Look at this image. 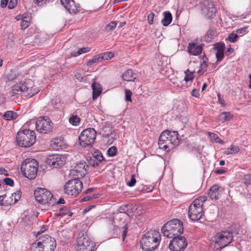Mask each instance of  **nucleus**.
I'll return each mask as SVG.
<instances>
[{
    "instance_id": "obj_1",
    "label": "nucleus",
    "mask_w": 251,
    "mask_h": 251,
    "mask_svg": "<svg viewBox=\"0 0 251 251\" xmlns=\"http://www.w3.org/2000/svg\"><path fill=\"white\" fill-rule=\"evenodd\" d=\"M179 142L177 131L165 130L159 138L158 145L160 149L168 152L175 146L178 145Z\"/></svg>"
},
{
    "instance_id": "obj_2",
    "label": "nucleus",
    "mask_w": 251,
    "mask_h": 251,
    "mask_svg": "<svg viewBox=\"0 0 251 251\" xmlns=\"http://www.w3.org/2000/svg\"><path fill=\"white\" fill-rule=\"evenodd\" d=\"M160 238V234L158 231L150 230L147 232L141 241L142 249L145 251L155 250L159 245Z\"/></svg>"
},
{
    "instance_id": "obj_3",
    "label": "nucleus",
    "mask_w": 251,
    "mask_h": 251,
    "mask_svg": "<svg viewBox=\"0 0 251 251\" xmlns=\"http://www.w3.org/2000/svg\"><path fill=\"white\" fill-rule=\"evenodd\" d=\"M161 232L164 236L169 238L179 236L183 232V224L178 219H173L163 226Z\"/></svg>"
},
{
    "instance_id": "obj_4",
    "label": "nucleus",
    "mask_w": 251,
    "mask_h": 251,
    "mask_svg": "<svg viewBox=\"0 0 251 251\" xmlns=\"http://www.w3.org/2000/svg\"><path fill=\"white\" fill-rule=\"evenodd\" d=\"M38 90L34 88V83L30 79L21 81L15 84L12 89V95H23L25 96L32 97L37 94Z\"/></svg>"
},
{
    "instance_id": "obj_5",
    "label": "nucleus",
    "mask_w": 251,
    "mask_h": 251,
    "mask_svg": "<svg viewBox=\"0 0 251 251\" xmlns=\"http://www.w3.org/2000/svg\"><path fill=\"white\" fill-rule=\"evenodd\" d=\"M205 196H201L196 199L189 206L188 216L193 221H197L200 220L203 214V204L206 201Z\"/></svg>"
},
{
    "instance_id": "obj_6",
    "label": "nucleus",
    "mask_w": 251,
    "mask_h": 251,
    "mask_svg": "<svg viewBox=\"0 0 251 251\" xmlns=\"http://www.w3.org/2000/svg\"><path fill=\"white\" fill-rule=\"evenodd\" d=\"M18 144L22 147L28 148L32 146L36 141L35 132L29 129L20 130L16 136Z\"/></svg>"
},
{
    "instance_id": "obj_7",
    "label": "nucleus",
    "mask_w": 251,
    "mask_h": 251,
    "mask_svg": "<svg viewBox=\"0 0 251 251\" xmlns=\"http://www.w3.org/2000/svg\"><path fill=\"white\" fill-rule=\"evenodd\" d=\"M21 170L25 177L29 179H34L37 176L38 163L34 159L26 158L22 163Z\"/></svg>"
},
{
    "instance_id": "obj_8",
    "label": "nucleus",
    "mask_w": 251,
    "mask_h": 251,
    "mask_svg": "<svg viewBox=\"0 0 251 251\" xmlns=\"http://www.w3.org/2000/svg\"><path fill=\"white\" fill-rule=\"evenodd\" d=\"M56 247L55 239L49 235H46L39 238L37 243L32 245L33 251H54Z\"/></svg>"
},
{
    "instance_id": "obj_9",
    "label": "nucleus",
    "mask_w": 251,
    "mask_h": 251,
    "mask_svg": "<svg viewBox=\"0 0 251 251\" xmlns=\"http://www.w3.org/2000/svg\"><path fill=\"white\" fill-rule=\"evenodd\" d=\"M34 196L36 200L43 205L52 206L56 202V200L53 195L44 188H38L34 191Z\"/></svg>"
},
{
    "instance_id": "obj_10",
    "label": "nucleus",
    "mask_w": 251,
    "mask_h": 251,
    "mask_svg": "<svg viewBox=\"0 0 251 251\" xmlns=\"http://www.w3.org/2000/svg\"><path fill=\"white\" fill-rule=\"evenodd\" d=\"M215 248L222 249L229 245L233 240L232 233L229 231H222L217 233L215 237Z\"/></svg>"
},
{
    "instance_id": "obj_11",
    "label": "nucleus",
    "mask_w": 251,
    "mask_h": 251,
    "mask_svg": "<svg viewBox=\"0 0 251 251\" xmlns=\"http://www.w3.org/2000/svg\"><path fill=\"white\" fill-rule=\"evenodd\" d=\"M82 182L79 178H74L66 183L64 193L68 195L76 196L82 191Z\"/></svg>"
},
{
    "instance_id": "obj_12",
    "label": "nucleus",
    "mask_w": 251,
    "mask_h": 251,
    "mask_svg": "<svg viewBox=\"0 0 251 251\" xmlns=\"http://www.w3.org/2000/svg\"><path fill=\"white\" fill-rule=\"evenodd\" d=\"M96 131L92 128L84 129L79 136L80 145L84 148L92 145L96 138Z\"/></svg>"
},
{
    "instance_id": "obj_13",
    "label": "nucleus",
    "mask_w": 251,
    "mask_h": 251,
    "mask_svg": "<svg viewBox=\"0 0 251 251\" xmlns=\"http://www.w3.org/2000/svg\"><path fill=\"white\" fill-rule=\"evenodd\" d=\"M35 126L38 132L44 134L50 133L53 127L50 119L47 116L39 117L35 122Z\"/></svg>"
},
{
    "instance_id": "obj_14",
    "label": "nucleus",
    "mask_w": 251,
    "mask_h": 251,
    "mask_svg": "<svg viewBox=\"0 0 251 251\" xmlns=\"http://www.w3.org/2000/svg\"><path fill=\"white\" fill-rule=\"evenodd\" d=\"M84 161L78 162L73 170L70 172V175L73 178H81L84 177L88 172L89 165H86Z\"/></svg>"
},
{
    "instance_id": "obj_15",
    "label": "nucleus",
    "mask_w": 251,
    "mask_h": 251,
    "mask_svg": "<svg viewBox=\"0 0 251 251\" xmlns=\"http://www.w3.org/2000/svg\"><path fill=\"white\" fill-rule=\"evenodd\" d=\"M75 248L76 251H93V243L84 235L79 236Z\"/></svg>"
},
{
    "instance_id": "obj_16",
    "label": "nucleus",
    "mask_w": 251,
    "mask_h": 251,
    "mask_svg": "<svg viewBox=\"0 0 251 251\" xmlns=\"http://www.w3.org/2000/svg\"><path fill=\"white\" fill-rule=\"evenodd\" d=\"M170 242L169 247L171 251H183L187 245L186 238L183 236H175Z\"/></svg>"
},
{
    "instance_id": "obj_17",
    "label": "nucleus",
    "mask_w": 251,
    "mask_h": 251,
    "mask_svg": "<svg viewBox=\"0 0 251 251\" xmlns=\"http://www.w3.org/2000/svg\"><path fill=\"white\" fill-rule=\"evenodd\" d=\"M46 163L49 166L54 168H59L65 164V158L61 155L51 154L47 157Z\"/></svg>"
},
{
    "instance_id": "obj_18",
    "label": "nucleus",
    "mask_w": 251,
    "mask_h": 251,
    "mask_svg": "<svg viewBox=\"0 0 251 251\" xmlns=\"http://www.w3.org/2000/svg\"><path fill=\"white\" fill-rule=\"evenodd\" d=\"M201 10L203 15L207 18H212L216 13L214 3L211 1H204L201 6Z\"/></svg>"
},
{
    "instance_id": "obj_19",
    "label": "nucleus",
    "mask_w": 251,
    "mask_h": 251,
    "mask_svg": "<svg viewBox=\"0 0 251 251\" xmlns=\"http://www.w3.org/2000/svg\"><path fill=\"white\" fill-rule=\"evenodd\" d=\"M224 191L225 189L223 187L215 184L210 188L208 195L212 200H217L221 198Z\"/></svg>"
},
{
    "instance_id": "obj_20",
    "label": "nucleus",
    "mask_w": 251,
    "mask_h": 251,
    "mask_svg": "<svg viewBox=\"0 0 251 251\" xmlns=\"http://www.w3.org/2000/svg\"><path fill=\"white\" fill-rule=\"evenodd\" d=\"M61 4L71 14H75L79 9L73 0H60Z\"/></svg>"
},
{
    "instance_id": "obj_21",
    "label": "nucleus",
    "mask_w": 251,
    "mask_h": 251,
    "mask_svg": "<svg viewBox=\"0 0 251 251\" xmlns=\"http://www.w3.org/2000/svg\"><path fill=\"white\" fill-rule=\"evenodd\" d=\"M187 72H189V69H187V71L185 72V76L182 80L181 86L177 85L178 87H180L182 89H185L188 87L189 85H190L192 83V81L193 79V76L192 75V73H195L196 71L195 70L191 72L190 74H188Z\"/></svg>"
},
{
    "instance_id": "obj_22",
    "label": "nucleus",
    "mask_w": 251,
    "mask_h": 251,
    "mask_svg": "<svg viewBox=\"0 0 251 251\" xmlns=\"http://www.w3.org/2000/svg\"><path fill=\"white\" fill-rule=\"evenodd\" d=\"M225 45L223 43H219L216 45L214 49L216 50V56L217 61H221L224 57V49Z\"/></svg>"
},
{
    "instance_id": "obj_23",
    "label": "nucleus",
    "mask_w": 251,
    "mask_h": 251,
    "mask_svg": "<svg viewBox=\"0 0 251 251\" xmlns=\"http://www.w3.org/2000/svg\"><path fill=\"white\" fill-rule=\"evenodd\" d=\"M202 47L201 45L196 43H190L188 48V50L190 54L194 55H198L202 52Z\"/></svg>"
},
{
    "instance_id": "obj_24",
    "label": "nucleus",
    "mask_w": 251,
    "mask_h": 251,
    "mask_svg": "<svg viewBox=\"0 0 251 251\" xmlns=\"http://www.w3.org/2000/svg\"><path fill=\"white\" fill-rule=\"evenodd\" d=\"M51 148L55 151L62 150L65 143L61 138H56L52 140L50 143Z\"/></svg>"
},
{
    "instance_id": "obj_25",
    "label": "nucleus",
    "mask_w": 251,
    "mask_h": 251,
    "mask_svg": "<svg viewBox=\"0 0 251 251\" xmlns=\"http://www.w3.org/2000/svg\"><path fill=\"white\" fill-rule=\"evenodd\" d=\"M113 130L109 124L102 123L100 126L99 133L103 136L107 137L112 133Z\"/></svg>"
},
{
    "instance_id": "obj_26",
    "label": "nucleus",
    "mask_w": 251,
    "mask_h": 251,
    "mask_svg": "<svg viewBox=\"0 0 251 251\" xmlns=\"http://www.w3.org/2000/svg\"><path fill=\"white\" fill-rule=\"evenodd\" d=\"M122 78L123 80L126 81H133L136 79L133 71L131 69H128L124 72L122 75Z\"/></svg>"
},
{
    "instance_id": "obj_27",
    "label": "nucleus",
    "mask_w": 251,
    "mask_h": 251,
    "mask_svg": "<svg viewBox=\"0 0 251 251\" xmlns=\"http://www.w3.org/2000/svg\"><path fill=\"white\" fill-rule=\"evenodd\" d=\"M92 88L93 89L92 98L93 100H95L100 95L102 90L100 85L96 82L92 84Z\"/></svg>"
},
{
    "instance_id": "obj_28",
    "label": "nucleus",
    "mask_w": 251,
    "mask_h": 251,
    "mask_svg": "<svg viewBox=\"0 0 251 251\" xmlns=\"http://www.w3.org/2000/svg\"><path fill=\"white\" fill-rule=\"evenodd\" d=\"M164 18L161 21V23L165 26H168L172 21V15L170 12H165L163 13Z\"/></svg>"
},
{
    "instance_id": "obj_29",
    "label": "nucleus",
    "mask_w": 251,
    "mask_h": 251,
    "mask_svg": "<svg viewBox=\"0 0 251 251\" xmlns=\"http://www.w3.org/2000/svg\"><path fill=\"white\" fill-rule=\"evenodd\" d=\"M240 149L238 146L231 145L229 148L226 149L224 151V154L226 155L234 154L238 153Z\"/></svg>"
},
{
    "instance_id": "obj_30",
    "label": "nucleus",
    "mask_w": 251,
    "mask_h": 251,
    "mask_svg": "<svg viewBox=\"0 0 251 251\" xmlns=\"http://www.w3.org/2000/svg\"><path fill=\"white\" fill-rule=\"evenodd\" d=\"M21 198V194L20 192L13 193L11 196V200H6L5 203L7 204H11L12 203H15L17 202Z\"/></svg>"
},
{
    "instance_id": "obj_31",
    "label": "nucleus",
    "mask_w": 251,
    "mask_h": 251,
    "mask_svg": "<svg viewBox=\"0 0 251 251\" xmlns=\"http://www.w3.org/2000/svg\"><path fill=\"white\" fill-rule=\"evenodd\" d=\"M232 117V115L229 112H223L219 115L218 120L223 123L229 121Z\"/></svg>"
},
{
    "instance_id": "obj_32",
    "label": "nucleus",
    "mask_w": 251,
    "mask_h": 251,
    "mask_svg": "<svg viewBox=\"0 0 251 251\" xmlns=\"http://www.w3.org/2000/svg\"><path fill=\"white\" fill-rule=\"evenodd\" d=\"M18 114L13 111H7L3 115V117L6 120H12L16 119Z\"/></svg>"
},
{
    "instance_id": "obj_33",
    "label": "nucleus",
    "mask_w": 251,
    "mask_h": 251,
    "mask_svg": "<svg viewBox=\"0 0 251 251\" xmlns=\"http://www.w3.org/2000/svg\"><path fill=\"white\" fill-rule=\"evenodd\" d=\"M99 55L101 61L102 60H108L114 57V53L111 51H106L100 53Z\"/></svg>"
},
{
    "instance_id": "obj_34",
    "label": "nucleus",
    "mask_w": 251,
    "mask_h": 251,
    "mask_svg": "<svg viewBox=\"0 0 251 251\" xmlns=\"http://www.w3.org/2000/svg\"><path fill=\"white\" fill-rule=\"evenodd\" d=\"M80 121V118L76 115H72L69 118V122L74 126H78Z\"/></svg>"
},
{
    "instance_id": "obj_35",
    "label": "nucleus",
    "mask_w": 251,
    "mask_h": 251,
    "mask_svg": "<svg viewBox=\"0 0 251 251\" xmlns=\"http://www.w3.org/2000/svg\"><path fill=\"white\" fill-rule=\"evenodd\" d=\"M92 158L95 159L98 162H101L104 160L103 156L101 152L98 150H96L93 153Z\"/></svg>"
},
{
    "instance_id": "obj_36",
    "label": "nucleus",
    "mask_w": 251,
    "mask_h": 251,
    "mask_svg": "<svg viewBox=\"0 0 251 251\" xmlns=\"http://www.w3.org/2000/svg\"><path fill=\"white\" fill-rule=\"evenodd\" d=\"M90 50L89 48H82L78 50L77 51H73L71 53V55L74 57L77 56L82 53L88 52Z\"/></svg>"
},
{
    "instance_id": "obj_37",
    "label": "nucleus",
    "mask_w": 251,
    "mask_h": 251,
    "mask_svg": "<svg viewBox=\"0 0 251 251\" xmlns=\"http://www.w3.org/2000/svg\"><path fill=\"white\" fill-rule=\"evenodd\" d=\"M207 69V64L205 61H203L202 63L200 65V69L197 71V73L200 75H202L205 72Z\"/></svg>"
},
{
    "instance_id": "obj_38",
    "label": "nucleus",
    "mask_w": 251,
    "mask_h": 251,
    "mask_svg": "<svg viewBox=\"0 0 251 251\" xmlns=\"http://www.w3.org/2000/svg\"><path fill=\"white\" fill-rule=\"evenodd\" d=\"M238 39V35L237 33H235L233 32L230 33L228 36L226 38V40H228L230 42L235 43Z\"/></svg>"
},
{
    "instance_id": "obj_39",
    "label": "nucleus",
    "mask_w": 251,
    "mask_h": 251,
    "mask_svg": "<svg viewBox=\"0 0 251 251\" xmlns=\"http://www.w3.org/2000/svg\"><path fill=\"white\" fill-rule=\"evenodd\" d=\"M117 152L116 147L113 146L110 147L107 151L108 155L110 157L115 156Z\"/></svg>"
},
{
    "instance_id": "obj_40",
    "label": "nucleus",
    "mask_w": 251,
    "mask_h": 251,
    "mask_svg": "<svg viewBox=\"0 0 251 251\" xmlns=\"http://www.w3.org/2000/svg\"><path fill=\"white\" fill-rule=\"evenodd\" d=\"M100 58L99 55H97L95 56L92 59L87 61V65H91L92 64L95 63L97 62H100Z\"/></svg>"
},
{
    "instance_id": "obj_41",
    "label": "nucleus",
    "mask_w": 251,
    "mask_h": 251,
    "mask_svg": "<svg viewBox=\"0 0 251 251\" xmlns=\"http://www.w3.org/2000/svg\"><path fill=\"white\" fill-rule=\"evenodd\" d=\"M117 25V23L115 22H112L110 23L105 27V31L106 32H109L111 30H113Z\"/></svg>"
},
{
    "instance_id": "obj_42",
    "label": "nucleus",
    "mask_w": 251,
    "mask_h": 251,
    "mask_svg": "<svg viewBox=\"0 0 251 251\" xmlns=\"http://www.w3.org/2000/svg\"><path fill=\"white\" fill-rule=\"evenodd\" d=\"M132 93L129 90L126 89L125 90V100L126 101L131 102V96Z\"/></svg>"
},
{
    "instance_id": "obj_43",
    "label": "nucleus",
    "mask_w": 251,
    "mask_h": 251,
    "mask_svg": "<svg viewBox=\"0 0 251 251\" xmlns=\"http://www.w3.org/2000/svg\"><path fill=\"white\" fill-rule=\"evenodd\" d=\"M87 161L89 165L94 167L98 166L100 162H98L95 159L92 157H90L89 159H87Z\"/></svg>"
},
{
    "instance_id": "obj_44",
    "label": "nucleus",
    "mask_w": 251,
    "mask_h": 251,
    "mask_svg": "<svg viewBox=\"0 0 251 251\" xmlns=\"http://www.w3.org/2000/svg\"><path fill=\"white\" fill-rule=\"evenodd\" d=\"M25 19L26 17L23 18V20L21 23V28L24 29L27 28L29 26V22L27 21V20H25Z\"/></svg>"
},
{
    "instance_id": "obj_45",
    "label": "nucleus",
    "mask_w": 251,
    "mask_h": 251,
    "mask_svg": "<svg viewBox=\"0 0 251 251\" xmlns=\"http://www.w3.org/2000/svg\"><path fill=\"white\" fill-rule=\"evenodd\" d=\"M107 137H108L109 138L108 143L110 144L112 143L114 141L116 140V134L113 131H112V133H110V135Z\"/></svg>"
},
{
    "instance_id": "obj_46",
    "label": "nucleus",
    "mask_w": 251,
    "mask_h": 251,
    "mask_svg": "<svg viewBox=\"0 0 251 251\" xmlns=\"http://www.w3.org/2000/svg\"><path fill=\"white\" fill-rule=\"evenodd\" d=\"M136 179L134 175L131 176L130 180L127 182V185L129 187H133L136 183Z\"/></svg>"
},
{
    "instance_id": "obj_47",
    "label": "nucleus",
    "mask_w": 251,
    "mask_h": 251,
    "mask_svg": "<svg viewBox=\"0 0 251 251\" xmlns=\"http://www.w3.org/2000/svg\"><path fill=\"white\" fill-rule=\"evenodd\" d=\"M3 181L7 185L12 186L14 185L13 180L11 178L8 177H6L3 179Z\"/></svg>"
},
{
    "instance_id": "obj_48",
    "label": "nucleus",
    "mask_w": 251,
    "mask_h": 251,
    "mask_svg": "<svg viewBox=\"0 0 251 251\" xmlns=\"http://www.w3.org/2000/svg\"><path fill=\"white\" fill-rule=\"evenodd\" d=\"M248 28V26H245L244 27L236 29L235 31L237 34H244L247 32Z\"/></svg>"
},
{
    "instance_id": "obj_49",
    "label": "nucleus",
    "mask_w": 251,
    "mask_h": 251,
    "mask_svg": "<svg viewBox=\"0 0 251 251\" xmlns=\"http://www.w3.org/2000/svg\"><path fill=\"white\" fill-rule=\"evenodd\" d=\"M34 3L38 6H43L46 4L49 0H34Z\"/></svg>"
},
{
    "instance_id": "obj_50",
    "label": "nucleus",
    "mask_w": 251,
    "mask_h": 251,
    "mask_svg": "<svg viewBox=\"0 0 251 251\" xmlns=\"http://www.w3.org/2000/svg\"><path fill=\"white\" fill-rule=\"evenodd\" d=\"M245 183L247 184L251 183V174L246 175L244 176Z\"/></svg>"
},
{
    "instance_id": "obj_51",
    "label": "nucleus",
    "mask_w": 251,
    "mask_h": 251,
    "mask_svg": "<svg viewBox=\"0 0 251 251\" xmlns=\"http://www.w3.org/2000/svg\"><path fill=\"white\" fill-rule=\"evenodd\" d=\"M17 5V0H10L8 8L9 9H13Z\"/></svg>"
},
{
    "instance_id": "obj_52",
    "label": "nucleus",
    "mask_w": 251,
    "mask_h": 251,
    "mask_svg": "<svg viewBox=\"0 0 251 251\" xmlns=\"http://www.w3.org/2000/svg\"><path fill=\"white\" fill-rule=\"evenodd\" d=\"M218 98L219 102L222 105V106H225V100L223 97H221L220 94H218Z\"/></svg>"
},
{
    "instance_id": "obj_53",
    "label": "nucleus",
    "mask_w": 251,
    "mask_h": 251,
    "mask_svg": "<svg viewBox=\"0 0 251 251\" xmlns=\"http://www.w3.org/2000/svg\"><path fill=\"white\" fill-rule=\"evenodd\" d=\"M154 14L153 13H150L148 17V21L149 24H152L153 22Z\"/></svg>"
},
{
    "instance_id": "obj_54",
    "label": "nucleus",
    "mask_w": 251,
    "mask_h": 251,
    "mask_svg": "<svg viewBox=\"0 0 251 251\" xmlns=\"http://www.w3.org/2000/svg\"><path fill=\"white\" fill-rule=\"evenodd\" d=\"M191 94L193 96L198 98L199 96V90L198 89H194L191 92Z\"/></svg>"
},
{
    "instance_id": "obj_55",
    "label": "nucleus",
    "mask_w": 251,
    "mask_h": 251,
    "mask_svg": "<svg viewBox=\"0 0 251 251\" xmlns=\"http://www.w3.org/2000/svg\"><path fill=\"white\" fill-rule=\"evenodd\" d=\"M49 104L51 105L54 108H57V105L58 104V100L57 99H55L52 100L50 102Z\"/></svg>"
},
{
    "instance_id": "obj_56",
    "label": "nucleus",
    "mask_w": 251,
    "mask_h": 251,
    "mask_svg": "<svg viewBox=\"0 0 251 251\" xmlns=\"http://www.w3.org/2000/svg\"><path fill=\"white\" fill-rule=\"evenodd\" d=\"M127 210V205H123L120 207L119 211L120 213H125Z\"/></svg>"
},
{
    "instance_id": "obj_57",
    "label": "nucleus",
    "mask_w": 251,
    "mask_h": 251,
    "mask_svg": "<svg viewBox=\"0 0 251 251\" xmlns=\"http://www.w3.org/2000/svg\"><path fill=\"white\" fill-rule=\"evenodd\" d=\"M8 0H1L0 5L2 7H4L7 5Z\"/></svg>"
},
{
    "instance_id": "obj_58",
    "label": "nucleus",
    "mask_w": 251,
    "mask_h": 251,
    "mask_svg": "<svg viewBox=\"0 0 251 251\" xmlns=\"http://www.w3.org/2000/svg\"><path fill=\"white\" fill-rule=\"evenodd\" d=\"M47 226H43L40 230H39V231H38L37 232V234L39 235L41 234H42V233H43L44 231H45L46 230H47Z\"/></svg>"
},
{
    "instance_id": "obj_59",
    "label": "nucleus",
    "mask_w": 251,
    "mask_h": 251,
    "mask_svg": "<svg viewBox=\"0 0 251 251\" xmlns=\"http://www.w3.org/2000/svg\"><path fill=\"white\" fill-rule=\"evenodd\" d=\"M127 228L126 227L125 229L123 231L122 238H123V241L125 240V238H126V234H127Z\"/></svg>"
},
{
    "instance_id": "obj_60",
    "label": "nucleus",
    "mask_w": 251,
    "mask_h": 251,
    "mask_svg": "<svg viewBox=\"0 0 251 251\" xmlns=\"http://www.w3.org/2000/svg\"><path fill=\"white\" fill-rule=\"evenodd\" d=\"M55 203L57 204H64L65 203V200L63 198H60L57 201H56Z\"/></svg>"
},
{
    "instance_id": "obj_61",
    "label": "nucleus",
    "mask_w": 251,
    "mask_h": 251,
    "mask_svg": "<svg viewBox=\"0 0 251 251\" xmlns=\"http://www.w3.org/2000/svg\"><path fill=\"white\" fill-rule=\"evenodd\" d=\"M7 196L6 195L4 194L2 196H0V202H1V204H3L4 203L3 201H4V199L6 198Z\"/></svg>"
},
{
    "instance_id": "obj_62",
    "label": "nucleus",
    "mask_w": 251,
    "mask_h": 251,
    "mask_svg": "<svg viewBox=\"0 0 251 251\" xmlns=\"http://www.w3.org/2000/svg\"><path fill=\"white\" fill-rule=\"evenodd\" d=\"M217 174L222 175L225 173V171L223 169H218L216 171Z\"/></svg>"
},
{
    "instance_id": "obj_63",
    "label": "nucleus",
    "mask_w": 251,
    "mask_h": 251,
    "mask_svg": "<svg viewBox=\"0 0 251 251\" xmlns=\"http://www.w3.org/2000/svg\"><path fill=\"white\" fill-rule=\"evenodd\" d=\"M92 199L93 198L90 196H86L83 198L82 201H88Z\"/></svg>"
},
{
    "instance_id": "obj_64",
    "label": "nucleus",
    "mask_w": 251,
    "mask_h": 251,
    "mask_svg": "<svg viewBox=\"0 0 251 251\" xmlns=\"http://www.w3.org/2000/svg\"><path fill=\"white\" fill-rule=\"evenodd\" d=\"M233 49L231 48L228 49L227 51L226 52V54L227 56L229 55L233 51Z\"/></svg>"
}]
</instances>
